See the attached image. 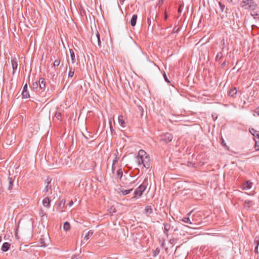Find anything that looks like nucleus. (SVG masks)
Wrapping results in <instances>:
<instances>
[{"label": "nucleus", "instance_id": "f257e3e1", "mask_svg": "<svg viewBox=\"0 0 259 259\" xmlns=\"http://www.w3.org/2000/svg\"><path fill=\"white\" fill-rule=\"evenodd\" d=\"M136 162L138 165L140 166L142 164L144 167L147 169L150 168L151 165L149 156L143 150H140L139 151L138 155L136 157Z\"/></svg>", "mask_w": 259, "mask_h": 259}, {"label": "nucleus", "instance_id": "f03ea898", "mask_svg": "<svg viewBox=\"0 0 259 259\" xmlns=\"http://www.w3.org/2000/svg\"><path fill=\"white\" fill-rule=\"evenodd\" d=\"M256 6L253 0H244V9L250 10V15L254 19L259 21V11H255Z\"/></svg>", "mask_w": 259, "mask_h": 259}, {"label": "nucleus", "instance_id": "7ed1b4c3", "mask_svg": "<svg viewBox=\"0 0 259 259\" xmlns=\"http://www.w3.org/2000/svg\"><path fill=\"white\" fill-rule=\"evenodd\" d=\"M148 179H145L143 183L141 184L135 191L134 194L135 196L134 197H137V196L138 197H140L144 192V191L145 190V189L147 188V186L148 185Z\"/></svg>", "mask_w": 259, "mask_h": 259}, {"label": "nucleus", "instance_id": "20e7f679", "mask_svg": "<svg viewBox=\"0 0 259 259\" xmlns=\"http://www.w3.org/2000/svg\"><path fill=\"white\" fill-rule=\"evenodd\" d=\"M92 131H81L82 136L87 140H91L93 141L94 139L97 138V133H94Z\"/></svg>", "mask_w": 259, "mask_h": 259}, {"label": "nucleus", "instance_id": "39448f33", "mask_svg": "<svg viewBox=\"0 0 259 259\" xmlns=\"http://www.w3.org/2000/svg\"><path fill=\"white\" fill-rule=\"evenodd\" d=\"M249 132L252 135L253 139L254 140V149L256 151L259 150V133L258 131H253V133H251V131Z\"/></svg>", "mask_w": 259, "mask_h": 259}, {"label": "nucleus", "instance_id": "423d86ee", "mask_svg": "<svg viewBox=\"0 0 259 259\" xmlns=\"http://www.w3.org/2000/svg\"><path fill=\"white\" fill-rule=\"evenodd\" d=\"M91 41L95 46L97 45L99 48L101 47V41L98 31H97L95 35H93L91 36Z\"/></svg>", "mask_w": 259, "mask_h": 259}, {"label": "nucleus", "instance_id": "0eeeda50", "mask_svg": "<svg viewBox=\"0 0 259 259\" xmlns=\"http://www.w3.org/2000/svg\"><path fill=\"white\" fill-rule=\"evenodd\" d=\"M158 138L160 142H163L165 143H167L171 141L173 137L171 134L169 133H166L163 135H160Z\"/></svg>", "mask_w": 259, "mask_h": 259}, {"label": "nucleus", "instance_id": "6e6552de", "mask_svg": "<svg viewBox=\"0 0 259 259\" xmlns=\"http://www.w3.org/2000/svg\"><path fill=\"white\" fill-rule=\"evenodd\" d=\"M38 86L39 90H41V92H44L46 91V80L44 78H40L38 81Z\"/></svg>", "mask_w": 259, "mask_h": 259}, {"label": "nucleus", "instance_id": "1a4fd4ad", "mask_svg": "<svg viewBox=\"0 0 259 259\" xmlns=\"http://www.w3.org/2000/svg\"><path fill=\"white\" fill-rule=\"evenodd\" d=\"M253 183L250 180L244 181V190H248L253 188Z\"/></svg>", "mask_w": 259, "mask_h": 259}, {"label": "nucleus", "instance_id": "9d476101", "mask_svg": "<svg viewBox=\"0 0 259 259\" xmlns=\"http://www.w3.org/2000/svg\"><path fill=\"white\" fill-rule=\"evenodd\" d=\"M118 121L119 124L122 127H125L126 126V122L125 121V118L122 115H120L118 117Z\"/></svg>", "mask_w": 259, "mask_h": 259}, {"label": "nucleus", "instance_id": "9b49d317", "mask_svg": "<svg viewBox=\"0 0 259 259\" xmlns=\"http://www.w3.org/2000/svg\"><path fill=\"white\" fill-rule=\"evenodd\" d=\"M22 95L23 98H28V97H29V92L27 91V84H25V85L23 87Z\"/></svg>", "mask_w": 259, "mask_h": 259}, {"label": "nucleus", "instance_id": "f8f14e48", "mask_svg": "<svg viewBox=\"0 0 259 259\" xmlns=\"http://www.w3.org/2000/svg\"><path fill=\"white\" fill-rule=\"evenodd\" d=\"M253 204H254V203L253 202L252 200L245 199V201L244 202V208L248 209L249 208L250 206H252Z\"/></svg>", "mask_w": 259, "mask_h": 259}, {"label": "nucleus", "instance_id": "ddd939ff", "mask_svg": "<svg viewBox=\"0 0 259 259\" xmlns=\"http://www.w3.org/2000/svg\"><path fill=\"white\" fill-rule=\"evenodd\" d=\"M164 233L166 236V237H168V232L170 230L171 228V225L169 223H164Z\"/></svg>", "mask_w": 259, "mask_h": 259}, {"label": "nucleus", "instance_id": "4468645a", "mask_svg": "<svg viewBox=\"0 0 259 259\" xmlns=\"http://www.w3.org/2000/svg\"><path fill=\"white\" fill-rule=\"evenodd\" d=\"M11 64H12L13 70V73L14 74L15 73V71L17 69V66H18V63H17V59L16 58H14L12 59Z\"/></svg>", "mask_w": 259, "mask_h": 259}, {"label": "nucleus", "instance_id": "2eb2a0df", "mask_svg": "<svg viewBox=\"0 0 259 259\" xmlns=\"http://www.w3.org/2000/svg\"><path fill=\"white\" fill-rule=\"evenodd\" d=\"M11 244L8 242H4L2 246V250L4 252L7 251L10 248Z\"/></svg>", "mask_w": 259, "mask_h": 259}, {"label": "nucleus", "instance_id": "dca6fc26", "mask_svg": "<svg viewBox=\"0 0 259 259\" xmlns=\"http://www.w3.org/2000/svg\"><path fill=\"white\" fill-rule=\"evenodd\" d=\"M153 213V209L151 208V206H147L144 209V213L148 216L149 214H151Z\"/></svg>", "mask_w": 259, "mask_h": 259}, {"label": "nucleus", "instance_id": "f3484780", "mask_svg": "<svg viewBox=\"0 0 259 259\" xmlns=\"http://www.w3.org/2000/svg\"><path fill=\"white\" fill-rule=\"evenodd\" d=\"M50 202L51 201L48 197L45 198L42 201L44 206L50 207Z\"/></svg>", "mask_w": 259, "mask_h": 259}, {"label": "nucleus", "instance_id": "a211bd4d", "mask_svg": "<svg viewBox=\"0 0 259 259\" xmlns=\"http://www.w3.org/2000/svg\"><path fill=\"white\" fill-rule=\"evenodd\" d=\"M8 181H9L8 189L9 190H11L12 189V187L13 186L14 178H13V177H9Z\"/></svg>", "mask_w": 259, "mask_h": 259}, {"label": "nucleus", "instance_id": "6ab92c4d", "mask_svg": "<svg viewBox=\"0 0 259 259\" xmlns=\"http://www.w3.org/2000/svg\"><path fill=\"white\" fill-rule=\"evenodd\" d=\"M137 20V15L136 14L133 15L131 20V24L132 26H135L136 25Z\"/></svg>", "mask_w": 259, "mask_h": 259}, {"label": "nucleus", "instance_id": "aec40b11", "mask_svg": "<svg viewBox=\"0 0 259 259\" xmlns=\"http://www.w3.org/2000/svg\"><path fill=\"white\" fill-rule=\"evenodd\" d=\"M182 221L186 223H188L190 224H194V223H193L194 219H193L192 221H191L189 217L184 218L182 219ZM195 224L197 225L196 223H195Z\"/></svg>", "mask_w": 259, "mask_h": 259}, {"label": "nucleus", "instance_id": "412c9836", "mask_svg": "<svg viewBox=\"0 0 259 259\" xmlns=\"http://www.w3.org/2000/svg\"><path fill=\"white\" fill-rule=\"evenodd\" d=\"M69 52L70 54L72 63H74L75 62V56L74 53L72 49H69Z\"/></svg>", "mask_w": 259, "mask_h": 259}, {"label": "nucleus", "instance_id": "4be33fe9", "mask_svg": "<svg viewBox=\"0 0 259 259\" xmlns=\"http://www.w3.org/2000/svg\"><path fill=\"white\" fill-rule=\"evenodd\" d=\"M237 90L236 88L231 89L229 92V95L232 97H235V95L237 94Z\"/></svg>", "mask_w": 259, "mask_h": 259}, {"label": "nucleus", "instance_id": "5701e85b", "mask_svg": "<svg viewBox=\"0 0 259 259\" xmlns=\"http://www.w3.org/2000/svg\"><path fill=\"white\" fill-rule=\"evenodd\" d=\"M63 228L65 231H67L70 230V224L68 222H66L64 223Z\"/></svg>", "mask_w": 259, "mask_h": 259}, {"label": "nucleus", "instance_id": "b1692460", "mask_svg": "<svg viewBox=\"0 0 259 259\" xmlns=\"http://www.w3.org/2000/svg\"><path fill=\"white\" fill-rule=\"evenodd\" d=\"M116 175H117V178H119V179H121V178L122 177V175H123V172H122V170L121 168L119 169L117 171Z\"/></svg>", "mask_w": 259, "mask_h": 259}, {"label": "nucleus", "instance_id": "393cba45", "mask_svg": "<svg viewBox=\"0 0 259 259\" xmlns=\"http://www.w3.org/2000/svg\"><path fill=\"white\" fill-rule=\"evenodd\" d=\"M93 234V231L92 230H90L85 235L84 240H88L90 237Z\"/></svg>", "mask_w": 259, "mask_h": 259}, {"label": "nucleus", "instance_id": "a878e982", "mask_svg": "<svg viewBox=\"0 0 259 259\" xmlns=\"http://www.w3.org/2000/svg\"><path fill=\"white\" fill-rule=\"evenodd\" d=\"M132 190L133 189H130L128 190H122L121 191V192L123 195H125L129 194Z\"/></svg>", "mask_w": 259, "mask_h": 259}, {"label": "nucleus", "instance_id": "bb28decb", "mask_svg": "<svg viewBox=\"0 0 259 259\" xmlns=\"http://www.w3.org/2000/svg\"><path fill=\"white\" fill-rule=\"evenodd\" d=\"M54 117L57 119V120H61V113L59 112H56L55 113V115L54 116Z\"/></svg>", "mask_w": 259, "mask_h": 259}, {"label": "nucleus", "instance_id": "cd10ccee", "mask_svg": "<svg viewBox=\"0 0 259 259\" xmlns=\"http://www.w3.org/2000/svg\"><path fill=\"white\" fill-rule=\"evenodd\" d=\"M74 73V70L72 69L71 67L70 68V70L68 73V77H72Z\"/></svg>", "mask_w": 259, "mask_h": 259}, {"label": "nucleus", "instance_id": "c85d7f7f", "mask_svg": "<svg viewBox=\"0 0 259 259\" xmlns=\"http://www.w3.org/2000/svg\"><path fill=\"white\" fill-rule=\"evenodd\" d=\"M254 244L255 246L258 247L259 245V236H256L254 240Z\"/></svg>", "mask_w": 259, "mask_h": 259}, {"label": "nucleus", "instance_id": "c756f323", "mask_svg": "<svg viewBox=\"0 0 259 259\" xmlns=\"http://www.w3.org/2000/svg\"><path fill=\"white\" fill-rule=\"evenodd\" d=\"M38 85H39L38 83H37L36 81L34 82L32 84V89H37Z\"/></svg>", "mask_w": 259, "mask_h": 259}, {"label": "nucleus", "instance_id": "7c9ffc66", "mask_svg": "<svg viewBox=\"0 0 259 259\" xmlns=\"http://www.w3.org/2000/svg\"><path fill=\"white\" fill-rule=\"evenodd\" d=\"M222 56H223V54L222 53L220 52V53H218V54L216 56V60L217 61L220 60L222 58Z\"/></svg>", "mask_w": 259, "mask_h": 259}, {"label": "nucleus", "instance_id": "2f4dec72", "mask_svg": "<svg viewBox=\"0 0 259 259\" xmlns=\"http://www.w3.org/2000/svg\"><path fill=\"white\" fill-rule=\"evenodd\" d=\"M219 4L221 12H223L225 8V6L224 4H223L221 2H219Z\"/></svg>", "mask_w": 259, "mask_h": 259}, {"label": "nucleus", "instance_id": "473e14b6", "mask_svg": "<svg viewBox=\"0 0 259 259\" xmlns=\"http://www.w3.org/2000/svg\"><path fill=\"white\" fill-rule=\"evenodd\" d=\"M60 63V61L59 60H55L54 62V67H58Z\"/></svg>", "mask_w": 259, "mask_h": 259}, {"label": "nucleus", "instance_id": "72a5a7b5", "mask_svg": "<svg viewBox=\"0 0 259 259\" xmlns=\"http://www.w3.org/2000/svg\"><path fill=\"white\" fill-rule=\"evenodd\" d=\"M51 189V186H50V185L47 184V186L45 187L44 190L46 192H48L49 190Z\"/></svg>", "mask_w": 259, "mask_h": 259}, {"label": "nucleus", "instance_id": "f704fd0d", "mask_svg": "<svg viewBox=\"0 0 259 259\" xmlns=\"http://www.w3.org/2000/svg\"><path fill=\"white\" fill-rule=\"evenodd\" d=\"M65 204V200L62 199L60 201L59 206L64 207Z\"/></svg>", "mask_w": 259, "mask_h": 259}, {"label": "nucleus", "instance_id": "c9c22d12", "mask_svg": "<svg viewBox=\"0 0 259 259\" xmlns=\"http://www.w3.org/2000/svg\"><path fill=\"white\" fill-rule=\"evenodd\" d=\"M163 76H164V79H165V81H166L168 83H170V81H169V80L167 78V76H166L165 73L164 74Z\"/></svg>", "mask_w": 259, "mask_h": 259}, {"label": "nucleus", "instance_id": "e433bc0d", "mask_svg": "<svg viewBox=\"0 0 259 259\" xmlns=\"http://www.w3.org/2000/svg\"><path fill=\"white\" fill-rule=\"evenodd\" d=\"M51 181H52V179L49 178V177H48L47 179L46 180L45 182L47 184L50 185V184L51 183Z\"/></svg>", "mask_w": 259, "mask_h": 259}, {"label": "nucleus", "instance_id": "4c0bfd02", "mask_svg": "<svg viewBox=\"0 0 259 259\" xmlns=\"http://www.w3.org/2000/svg\"><path fill=\"white\" fill-rule=\"evenodd\" d=\"M117 159L118 157H115V159L113 160L112 165H115V164L117 162Z\"/></svg>", "mask_w": 259, "mask_h": 259}, {"label": "nucleus", "instance_id": "58836bf2", "mask_svg": "<svg viewBox=\"0 0 259 259\" xmlns=\"http://www.w3.org/2000/svg\"><path fill=\"white\" fill-rule=\"evenodd\" d=\"M255 113L259 116V107L255 109Z\"/></svg>", "mask_w": 259, "mask_h": 259}, {"label": "nucleus", "instance_id": "ea45409f", "mask_svg": "<svg viewBox=\"0 0 259 259\" xmlns=\"http://www.w3.org/2000/svg\"><path fill=\"white\" fill-rule=\"evenodd\" d=\"M151 19L150 18H148V20H147V23L148 24V27H149V26H150L151 25Z\"/></svg>", "mask_w": 259, "mask_h": 259}, {"label": "nucleus", "instance_id": "a19ab883", "mask_svg": "<svg viewBox=\"0 0 259 259\" xmlns=\"http://www.w3.org/2000/svg\"><path fill=\"white\" fill-rule=\"evenodd\" d=\"M40 244H41V246L46 247L47 246V245L46 243H45V242L44 241H41Z\"/></svg>", "mask_w": 259, "mask_h": 259}, {"label": "nucleus", "instance_id": "79ce46f5", "mask_svg": "<svg viewBox=\"0 0 259 259\" xmlns=\"http://www.w3.org/2000/svg\"><path fill=\"white\" fill-rule=\"evenodd\" d=\"M255 189V187L254 186L253 188V191L252 192H254V190ZM245 194H247V195H253V193H252V191L250 192V194H248L247 193L245 192Z\"/></svg>", "mask_w": 259, "mask_h": 259}, {"label": "nucleus", "instance_id": "37998d69", "mask_svg": "<svg viewBox=\"0 0 259 259\" xmlns=\"http://www.w3.org/2000/svg\"><path fill=\"white\" fill-rule=\"evenodd\" d=\"M40 214L42 217H43V216H44V215L46 214V213L44 212V211L41 210V211H40Z\"/></svg>", "mask_w": 259, "mask_h": 259}, {"label": "nucleus", "instance_id": "c03bdc74", "mask_svg": "<svg viewBox=\"0 0 259 259\" xmlns=\"http://www.w3.org/2000/svg\"><path fill=\"white\" fill-rule=\"evenodd\" d=\"M212 117L214 120H215L217 118V116L216 114H212Z\"/></svg>", "mask_w": 259, "mask_h": 259}, {"label": "nucleus", "instance_id": "a18cd8bd", "mask_svg": "<svg viewBox=\"0 0 259 259\" xmlns=\"http://www.w3.org/2000/svg\"><path fill=\"white\" fill-rule=\"evenodd\" d=\"M221 140H222V144L223 145H225L226 144L225 143V141L222 137H221Z\"/></svg>", "mask_w": 259, "mask_h": 259}, {"label": "nucleus", "instance_id": "49530a36", "mask_svg": "<svg viewBox=\"0 0 259 259\" xmlns=\"http://www.w3.org/2000/svg\"><path fill=\"white\" fill-rule=\"evenodd\" d=\"M114 170H115L114 165H112V172H114Z\"/></svg>", "mask_w": 259, "mask_h": 259}, {"label": "nucleus", "instance_id": "de8ad7c7", "mask_svg": "<svg viewBox=\"0 0 259 259\" xmlns=\"http://www.w3.org/2000/svg\"><path fill=\"white\" fill-rule=\"evenodd\" d=\"M179 28H178L177 29H176V28H175L174 29V31L175 32L178 33L179 32Z\"/></svg>", "mask_w": 259, "mask_h": 259}, {"label": "nucleus", "instance_id": "09e8293b", "mask_svg": "<svg viewBox=\"0 0 259 259\" xmlns=\"http://www.w3.org/2000/svg\"><path fill=\"white\" fill-rule=\"evenodd\" d=\"M109 126H110V130H113V127H112V126H111V121H109Z\"/></svg>", "mask_w": 259, "mask_h": 259}, {"label": "nucleus", "instance_id": "8fccbe9b", "mask_svg": "<svg viewBox=\"0 0 259 259\" xmlns=\"http://www.w3.org/2000/svg\"><path fill=\"white\" fill-rule=\"evenodd\" d=\"M72 204H73V201H71L69 203V204H68V205H69V206L70 207V206H71L72 205Z\"/></svg>", "mask_w": 259, "mask_h": 259}, {"label": "nucleus", "instance_id": "3c124183", "mask_svg": "<svg viewBox=\"0 0 259 259\" xmlns=\"http://www.w3.org/2000/svg\"><path fill=\"white\" fill-rule=\"evenodd\" d=\"M257 249H258V247L255 246V249H254V251H255V252H256V253H257V252H258Z\"/></svg>", "mask_w": 259, "mask_h": 259}, {"label": "nucleus", "instance_id": "603ef678", "mask_svg": "<svg viewBox=\"0 0 259 259\" xmlns=\"http://www.w3.org/2000/svg\"><path fill=\"white\" fill-rule=\"evenodd\" d=\"M118 152L117 151V150H116V154H115V157H117V154H118Z\"/></svg>", "mask_w": 259, "mask_h": 259}, {"label": "nucleus", "instance_id": "864d4df0", "mask_svg": "<svg viewBox=\"0 0 259 259\" xmlns=\"http://www.w3.org/2000/svg\"><path fill=\"white\" fill-rule=\"evenodd\" d=\"M134 182H131V183H130V186H132V185L133 184H134Z\"/></svg>", "mask_w": 259, "mask_h": 259}, {"label": "nucleus", "instance_id": "5fc2aeb1", "mask_svg": "<svg viewBox=\"0 0 259 259\" xmlns=\"http://www.w3.org/2000/svg\"><path fill=\"white\" fill-rule=\"evenodd\" d=\"M2 240V236H0V242H1Z\"/></svg>", "mask_w": 259, "mask_h": 259}, {"label": "nucleus", "instance_id": "6e6d98bb", "mask_svg": "<svg viewBox=\"0 0 259 259\" xmlns=\"http://www.w3.org/2000/svg\"><path fill=\"white\" fill-rule=\"evenodd\" d=\"M229 2H232V0H227Z\"/></svg>", "mask_w": 259, "mask_h": 259}, {"label": "nucleus", "instance_id": "4d7b16f0", "mask_svg": "<svg viewBox=\"0 0 259 259\" xmlns=\"http://www.w3.org/2000/svg\"><path fill=\"white\" fill-rule=\"evenodd\" d=\"M179 13H181V10H180V9H179Z\"/></svg>", "mask_w": 259, "mask_h": 259}, {"label": "nucleus", "instance_id": "13d9d810", "mask_svg": "<svg viewBox=\"0 0 259 259\" xmlns=\"http://www.w3.org/2000/svg\"><path fill=\"white\" fill-rule=\"evenodd\" d=\"M49 131H48V132H47V135H48V134H49Z\"/></svg>", "mask_w": 259, "mask_h": 259}, {"label": "nucleus", "instance_id": "bf43d9fd", "mask_svg": "<svg viewBox=\"0 0 259 259\" xmlns=\"http://www.w3.org/2000/svg\"><path fill=\"white\" fill-rule=\"evenodd\" d=\"M191 212H189V213H188V214H189V215H190V214H191Z\"/></svg>", "mask_w": 259, "mask_h": 259}]
</instances>
